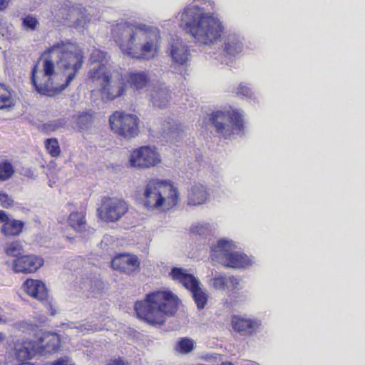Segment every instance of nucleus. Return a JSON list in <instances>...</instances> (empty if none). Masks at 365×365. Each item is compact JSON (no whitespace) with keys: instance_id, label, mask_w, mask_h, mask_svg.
I'll list each match as a JSON object with an SVG mask.
<instances>
[{"instance_id":"obj_1","label":"nucleus","mask_w":365,"mask_h":365,"mask_svg":"<svg viewBox=\"0 0 365 365\" xmlns=\"http://www.w3.org/2000/svg\"><path fill=\"white\" fill-rule=\"evenodd\" d=\"M84 63L83 49L70 40H61L46 48L33 66L31 83L40 95L61 94L76 78Z\"/></svg>"},{"instance_id":"obj_2","label":"nucleus","mask_w":365,"mask_h":365,"mask_svg":"<svg viewBox=\"0 0 365 365\" xmlns=\"http://www.w3.org/2000/svg\"><path fill=\"white\" fill-rule=\"evenodd\" d=\"M111 36L120 51L132 58L148 61L159 54L161 36L157 28L120 22L112 26Z\"/></svg>"},{"instance_id":"obj_3","label":"nucleus","mask_w":365,"mask_h":365,"mask_svg":"<svg viewBox=\"0 0 365 365\" xmlns=\"http://www.w3.org/2000/svg\"><path fill=\"white\" fill-rule=\"evenodd\" d=\"M180 300L169 289H158L145 294L133 305L136 317L153 327L165 324L167 317H173L179 309Z\"/></svg>"},{"instance_id":"obj_4","label":"nucleus","mask_w":365,"mask_h":365,"mask_svg":"<svg viewBox=\"0 0 365 365\" xmlns=\"http://www.w3.org/2000/svg\"><path fill=\"white\" fill-rule=\"evenodd\" d=\"M180 20L181 27L200 44L212 45L224 33V26L220 19L205 12L203 8L197 5L186 6Z\"/></svg>"},{"instance_id":"obj_5","label":"nucleus","mask_w":365,"mask_h":365,"mask_svg":"<svg viewBox=\"0 0 365 365\" xmlns=\"http://www.w3.org/2000/svg\"><path fill=\"white\" fill-rule=\"evenodd\" d=\"M140 199L148 210H168L178 205L179 192L170 181L151 178L148 180Z\"/></svg>"},{"instance_id":"obj_6","label":"nucleus","mask_w":365,"mask_h":365,"mask_svg":"<svg viewBox=\"0 0 365 365\" xmlns=\"http://www.w3.org/2000/svg\"><path fill=\"white\" fill-rule=\"evenodd\" d=\"M92 81H99L102 100L111 101L126 93V83L122 78L112 81L110 71L105 64L98 65L90 71Z\"/></svg>"},{"instance_id":"obj_7","label":"nucleus","mask_w":365,"mask_h":365,"mask_svg":"<svg viewBox=\"0 0 365 365\" xmlns=\"http://www.w3.org/2000/svg\"><path fill=\"white\" fill-rule=\"evenodd\" d=\"M232 241L219 240L211 249L210 258L219 262L225 268L235 269H245L252 264V260L245 254L235 252Z\"/></svg>"},{"instance_id":"obj_8","label":"nucleus","mask_w":365,"mask_h":365,"mask_svg":"<svg viewBox=\"0 0 365 365\" xmlns=\"http://www.w3.org/2000/svg\"><path fill=\"white\" fill-rule=\"evenodd\" d=\"M210 121L217 132L225 137L230 136L233 131L237 134L244 133L243 113L240 110L230 108L226 111L217 110L212 113Z\"/></svg>"},{"instance_id":"obj_9","label":"nucleus","mask_w":365,"mask_h":365,"mask_svg":"<svg viewBox=\"0 0 365 365\" xmlns=\"http://www.w3.org/2000/svg\"><path fill=\"white\" fill-rule=\"evenodd\" d=\"M111 130L118 136L130 140L140 133L138 118L121 111H115L109 118Z\"/></svg>"},{"instance_id":"obj_10","label":"nucleus","mask_w":365,"mask_h":365,"mask_svg":"<svg viewBox=\"0 0 365 365\" xmlns=\"http://www.w3.org/2000/svg\"><path fill=\"white\" fill-rule=\"evenodd\" d=\"M128 202L121 198L105 196L97 209L98 217L106 223L119 221L128 211Z\"/></svg>"},{"instance_id":"obj_11","label":"nucleus","mask_w":365,"mask_h":365,"mask_svg":"<svg viewBox=\"0 0 365 365\" xmlns=\"http://www.w3.org/2000/svg\"><path fill=\"white\" fill-rule=\"evenodd\" d=\"M160 161L158 152L149 146H141L133 150L129 158L130 165L137 168L154 167Z\"/></svg>"},{"instance_id":"obj_12","label":"nucleus","mask_w":365,"mask_h":365,"mask_svg":"<svg viewBox=\"0 0 365 365\" xmlns=\"http://www.w3.org/2000/svg\"><path fill=\"white\" fill-rule=\"evenodd\" d=\"M13 270L15 273L31 274L43 265V259L35 255H23L13 261Z\"/></svg>"},{"instance_id":"obj_13","label":"nucleus","mask_w":365,"mask_h":365,"mask_svg":"<svg viewBox=\"0 0 365 365\" xmlns=\"http://www.w3.org/2000/svg\"><path fill=\"white\" fill-rule=\"evenodd\" d=\"M140 262L138 257L130 253L117 255L111 261V267L113 269L131 274L140 269Z\"/></svg>"},{"instance_id":"obj_14","label":"nucleus","mask_w":365,"mask_h":365,"mask_svg":"<svg viewBox=\"0 0 365 365\" xmlns=\"http://www.w3.org/2000/svg\"><path fill=\"white\" fill-rule=\"evenodd\" d=\"M22 289L29 297L44 304L48 299V291L46 284L39 279H27L22 284Z\"/></svg>"},{"instance_id":"obj_15","label":"nucleus","mask_w":365,"mask_h":365,"mask_svg":"<svg viewBox=\"0 0 365 365\" xmlns=\"http://www.w3.org/2000/svg\"><path fill=\"white\" fill-rule=\"evenodd\" d=\"M231 325L235 331L243 336H250L259 330L261 322L258 320L234 315L231 319Z\"/></svg>"},{"instance_id":"obj_16","label":"nucleus","mask_w":365,"mask_h":365,"mask_svg":"<svg viewBox=\"0 0 365 365\" xmlns=\"http://www.w3.org/2000/svg\"><path fill=\"white\" fill-rule=\"evenodd\" d=\"M36 349V343L29 339L18 340L14 345V355L19 361H26L33 359Z\"/></svg>"},{"instance_id":"obj_17","label":"nucleus","mask_w":365,"mask_h":365,"mask_svg":"<svg viewBox=\"0 0 365 365\" xmlns=\"http://www.w3.org/2000/svg\"><path fill=\"white\" fill-rule=\"evenodd\" d=\"M36 346H38L37 352L40 355H46L58 351L61 348V344L57 334H47L39 339Z\"/></svg>"},{"instance_id":"obj_18","label":"nucleus","mask_w":365,"mask_h":365,"mask_svg":"<svg viewBox=\"0 0 365 365\" xmlns=\"http://www.w3.org/2000/svg\"><path fill=\"white\" fill-rule=\"evenodd\" d=\"M209 197L206 187L202 184L197 183L193 185L187 195V201L189 205H200L207 202Z\"/></svg>"},{"instance_id":"obj_19","label":"nucleus","mask_w":365,"mask_h":365,"mask_svg":"<svg viewBox=\"0 0 365 365\" xmlns=\"http://www.w3.org/2000/svg\"><path fill=\"white\" fill-rule=\"evenodd\" d=\"M68 225L76 232L82 234L88 230L85 212L73 211L68 217Z\"/></svg>"},{"instance_id":"obj_20","label":"nucleus","mask_w":365,"mask_h":365,"mask_svg":"<svg viewBox=\"0 0 365 365\" xmlns=\"http://www.w3.org/2000/svg\"><path fill=\"white\" fill-rule=\"evenodd\" d=\"M150 96L153 106L159 108H165L170 101V91L163 85L155 87Z\"/></svg>"},{"instance_id":"obj_21","label":"nucleus","mask_w":365,"mask_h":365,"mask_svg":"<svg viewBox=\"0 0 365 365\" xmlns=\"http://www.w3.org/2000/svg\"><path fill=\"white\" fill-rule=\"evenodd\" d=\"M242 51L243 43L240 37L233 35L226 38L223 46V53L226 56L235 57Z\"/></svg>"},{"instance_id":"obj_22","label":"nucleus","mask_w":365,"mask_h":365,"mask_svg":"<svg viewBox=\"0 0 365 365\" xmlns=\"http://www.w3.org/2000/svg\"><path fill=\"white\" fill-rule=\"evenodd\" d=\"M212 286L216 289H236L240 285V279L235 276L219 275L212 279Z\"/></svg>"},{"instance_id":"obj_23","label":"nucleus","mask_w":365,"mask_h":365,"mask_svg":"<svg viewBox=\"0 0 365 365\" xmlns=\"http://www.w3.org/2000/svg\"><path fill=\"white\" fill-rule=\"evenodd\" d=\"M169 277L173 280L181 284L185 289L196 282L198 279L192 274L187 273L182 268L173 267Z\"/></svg>"},{"instance_id":"obj_24","label":"nucleus","mask_w":365,"mask_h":365,"mask_svg":"<svg viewBox=\"0 0 365 365\" xmlns=\"http://www.w3.org/2000/svg\"><path fill=\"white\" fill-rule=\"evenodd\" d=\"M170 55L174 63L183 65L188 61L189 50L187 46L178 41L171 45Z\"/></svg>"},{"instance_id":"obj_25","label":"nucleus","mask_w":365,"mask_h":365,"mask_svg":"<svg viewBox=\"0 0 365 365\" xmlns=\"http://www.w3.org/2000/svg\"><path fill=\"white\" fill-rule=\"evenodd\" d=\"M197 345L195 340L188 336L180 337L175 342L174 350L180 355H188L192 354L196 349Z\"/></svg>"},{"instance_id":"obj_26","label":"nucleus","mask_w":365,"mask_h":365,"mask_svg":"<svg viewBox=\"0 0 365 365\" xmlns=\"http://www.w3.org/2000/svg\"><path fill=\"white\" fill-rule=\"evenodd\" d=\"M24 227V222L14 219L11 220L8 217L7 220L2 225L1 232L6 237H15L22 232Z\"/></svg>"},{"instance_id":"obj_27","label":"nucleus","mask_w":365,"mask_h":365,"mask_svg":"<svg viewBox=\"0 0 365 365\" xmlns=\"http://www.w3.org/2000/svg\"><path fill=\"white\" fill-rule=\"evenodd\" d=\"M200 281L190 286L187 289L192 294V298L198 309H203L207 304L208 296L200 287Z\"/></svg>"},{"instance_id":"obj_28","label":"nucleus","mask_w":365,"mask_h":365,"mask_svg":"<svg viewBox=\"0 0 365 365\" xmlns=\"http://www.w3.org/2000/svg\"><path fill=\"white\" fill-rule=\"evenodd\" d=\"M149 82L148 73L144 71L130 72L128 73V83L130 86L136 89H142Z\"/></svg>"},{"instance_id":"obj_29","label":"nucleus","mask_w":365,"mask_h":365,"mask_svg":"<svg viewBox=\"0 0 365 365\" xmlns=\"http://www.w3.org/2000/svg\"><path fill=\"white\" fill-rule=\"evenodd\" d=\"M15 105L9 86L0 83V110L11 108Z\"/></svg>"},{"instance_id":"obj_30","label":"nucleus","mask_w":365,"mask_h":365,"mask_svg":"<svg viewBox=\"0 0 365 365\" xmlns=\"http://www.w3.org/2000/svg\"><path fill=\"white\" fill-rule=\"evenodd\" d=\"M93 112H83L78 115L76 124L79 130L82 131L89 128L93 122Z\"/></svg>"},{"instance_id":"obj_31","label":"nucleus","mask_w":365,"mask_h":365,"mask_svg":"<svg viewBox=\"0 0 365 365\" xmlns=\"http://www.w3.org/2000/svg\"><path fill=\"white\" fill-rule=\"evenodd\" d=\"M4 251L6 255L16 259L23 255L24 248L19 242L14 241L5 245Z\"/></svg>"},{"instance_id":"obj_32","label":"nucleus","mask_w":365,"mask_h":365,"mask_svg":"<svg viewBox=\"0 0 365 365\" xmlns=\"http://www.w3.org/2000/svg\"><path fill=\"white\" fill-rule=\"evenodd\" d=\"M15 173L11 163L8 160L0 162V180L6 181L10 179Z\"/></svg>"},{"instance_id":"obj_33","label":"nucleus","mask_w":365,"mask_h":365,"mask_svg":"<svg viewBox=\"0 0 365 365\" xmlns=\"http://www.w3.org/2000/svg\"><path fill=\"white\" fill-rule=\"evenodd\" d=\"M46 152L53 158H58L61 154V148L58 140L55 138H48L45 140Z\"/></svg>"},{"instance_id":"obj_34","label":"nucleus","mask_w":365,"mask_h":365,"mask_svg":"<svg viewBox=\"0 0 365 365\" xmlns=\"http://www.w3.org/2000/svg\"><path fill=\"white\" fill-rule=\"evenodd\" d=\"M86 10L83 7H82V8L72 7L71 9H69V11H68L69 13L68 15L70 16V19L71 18V16L76 17L75 22H74L75 26L80 25L81 21H84V22L87 21V16L86 15Z\"/></svg>"},{"instance_id":"obj_35","label":"nucleus","mask_w":365,"mask_h":365,"mask_svg":"<svg viewBox=\"0 0 365 365\" xmlns=\"http://www.w3.org/2000/svg\"><path fill=\"white\" fill-rule=\"evenodd\" d=\"M21 25L26 30L35 31L39 26V21L36 16L29 14L22 18Z\"/></svg>"},{"instance_id":"obj_36","label":"nucleus","mask_w":365,"mask_h":365,"mask_svg":"<svg viewBox=\"0 0 365 365\" xmlns=\"http://www.w3.org/2000/svg\"><path fill=\"white\" fill-rule=\"evenodd\" d=\"M190 230L192 233L200 236L207 235L210 232V226L207 224H197L192 226Z\"/></svg>"},{"instance_id":"obj_37","label":"nucleus","mask_w":365,"mask_h":365,"mask_svg":"<svg viewBox=\"0 0 365 365\" xmlns=\"http://www.w3.org/2000/svg\"><path fill=\"white\" fill-rule=\"evenodd\" d=\"M14 201L11 196L5 192H0V205L4 208H11L14 205Z\"/></svg>"},{"instance_id":"obj_38","label":"nucleus","mask_w":365,"mask_h":365,"mask_svg":"<svg viewBox=\"0 0 365 365\" xmlns=\"http://www.w3.org/2000/svg\"><path fill=\"white\" fill-rule=\"evenodd\" d=\"M106 58V53L99 49H95L93 51L91 56V61L92 63H100L99 65L103 64L102 62Z\"/></svg>"},{"instance_id":"obj_39","label":"nucleus","mask_w":365,"mask_h":365,"mask_svg":"<svg viewBox=\"0 0 365 365\" xmlns=\"http://www.w3.org/2000/svg\"><path fill=\"white\" fill-rule=\"evenodd\" d=\"M237 94L242 98H250L252 96V90L247 86L241 83L238 87Z\"/></svg>"},{"instance_id":"obj_40","label":"nucleus","mask_w":365,"mask_h":365,"mask_svg":"<svg viewBox=\"0 0 365 365\" xmlns=\"http://www.w3.org/2000/svg\"><path fill=\"white\" fill-rule=\"evenodd\" d=\"M46 365H75V364L71 362V361L68 356H64L58 358V359H56L52 362L47 363Z\"/></svg>"},{"instance_id":"obj_41","label":"nucleus","mask_w":365,"mask_h":365,"mask_svg":"<svg viewBox=\"0 0 365 365\" xmlns=\"http://www.w3.org/2000/svg\"><path fill=\"white\" fill-rule=\"evenodd\" d=\"M106 365H131L128 361L123 360L122 358L110 359Z\"/></svg>"},{"instance_id":"obj_42","label":"nucleus","mask_w":365,"mask_h":365,"mask_svg":"<svg viewBox=\"0 0 365 365\" xmlns=\"http://www.w3.org/2000/svg\"><path fill=\"white\" fill-rule=\"evenodd\" d=\"M10 2L11 0H0V11L5 10Z\"/></svg>"},{"instance_id":"obj_43","label":"nucleus","mask_w":365,"mask_h":365,"mask_svg":"<svg viewBox=\"0 0 365 365\" xmlns=\"http://www.w3.org/2000/svg\"><path fill=\"white\" fill-rule=\"evenodd\" d=\"M9 216L6 212L4 210H0V222L4 224V222L7 220Z\"/></svg>"},{"instance_id":"obj_44","label":"nucleus","mask_w":365,"mask_h":365,"mask_svg":"<svg viewBox=\"0 0 365 365\" xmlns=\"http://www.w3.org/2000/svg\"><path fill=\"white\" fill-rule=\"evenodd\" d=\"M8 322L7 319L4 317L1 314H0V324H6Z\"/></svg>"},{"instance_id":"obj_45","label":"nucleus","mask_w":365,"mask_h":365,"mask_svg":"<svg viewBox=\"0 0 365 365\" xmlns=\"http://www.w3.org/2000/svg\"><path fill=\"white\" fill-rule=\"evenodd\" d=\"M6 339V336L3 332L0 331V344L3 343Z\"/></svg>"},{"instance_id":"obj_46","label":"nucleus","mask_w":365,"mask_h":365,"mask_svg":"<svg viewBox=\"0 0 365 365\" xmlns=\"http://www.w3.org/2000/svg\"><path fill=\"white\" fill-rule=\"evenodd\" d=\"M0 365H4V364L1 361H0Z\"/></svg>"}]
</instances>
